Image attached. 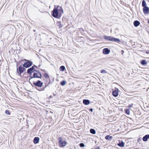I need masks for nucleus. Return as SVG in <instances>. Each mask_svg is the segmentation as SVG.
<instances>
[{"label":"nucleus","instance_id":"obj_1","mask_svg":"<svg viewBox=\"0 0 149 149\" xmlns=\"http://www.w3.org/2000/svg\"><path fill=\"white\" fill-rule=\"evenodd\" d=\"M28 74H29V81L33 78H40L41 79L42 77V74H41L40 71L38 70H36L34 71L33 72H27ZM30 83L31 84L33 87V85L31 84L30 81H29Z\"/></svg>","mask_w":149,"mask_h":149},{"label":"nucleus","instance_id":"obj_2","mask_svg":"<svg viewBox=\"0 0 149 149\" xmlns=\"http://www.w3.org/2000/svg\"><path fill=\"white\" fill-rule=\"evenodd\" d=\"M51 14L53 17L58 19L60 18L61 16V13L58 12V10L56 9L55 6L54 8L52 11Z\"/></svg>","mask_w":149,"mask_h":149},{"label":"nucleus","instance_id":"obj_3","mask_svg":"<svg viewBox=\"0 0 149 149\" xmlns=\"http://www.w3.org/2000/svg\"><path fill=\"white\" fill-rule=\"evenodd\" d=\"M43 75L45 78V79H43L45 82H47V83H49V84H52L53 83L54 81V79L53 81H51L48 74L46 72H45L43 74Z\"/></svg>","mask_w":149,"mask_h":149},{"label":"nucleus","instance_id":"obj_4","mask_svg":"<svg viewBox=\"0 0 149 149\" xmlns=\"http://www.w3.org/2000/svg\"><path fill=\"white\" fill-rule=\"evenodd\" d=\"M59 146L60 147H63L67 144V142L65 140H63L62 137H59L58 138Z\"/></svg>","mask_w":149,"mask_h":149},{"label":"nucleus","instance_id":"obj_5","mask_svg":"<svg viewBox=\"0 0 149 149\" xmlns=\"http://www.w3.org/2000/svg\"><path fill=\"white\" fill-rule=\"evenodd\" d=\"M26 61L23 64V66L25 68H29L33 64V62L29 60L24 59V60Z\"/></svg>","mask_w":149,"mask_h":149},{"label":"nucleus","instance_id":"obj_6","mask_svg":"<svg viewBox=\"0 0 149 149\" xmlns=\"http://www.w3.org/2000/svg\"><path fill=\"white\" fill-rule=\"evenodd\" d=\"M33 85L35 86L41 88L43 86V83L41 81L38 80L36 81H33Z\"/></svg>","mask_w":149,"mask_h":149},{"label":"nucleus","instance_id":"obj_7","mask_svg":"<svg viewBox=\"0 0 149 149\" xmlns=\"http://www.w3.org/2000/svg\"><path fill=\"white\" fill-rule=\"evenodd\" d=\"M49 84V83H47V82H45L44 84L45 85V86L43 85L42 86V87L38 89L37 88H36V89L38 90V91H44L45 90V88L47 87H49V84Z\"/></svg>","mask_w":149,"mask_h":149},{"label":"nucleus","instance_id":"obj_8","mask_svg":"<svg viewBox=\"0 0 149 149\" xmlns=\"http://www.w3.org/2000/svg\"><path fill=\"white\" fill-rule=\"evenodd\" d=\"M17 73L20 76H21V74L22 73H23L22 71V66L21 65L19 66L18 68H17Z\"/></svg>","mask_w":149,"mask_h":149},{"label":"nucleus","instance_id":"obj_9","mask_svg":"<svg viewBox=\"0 0 149 149\" xmlns=\"http://www.w3.org/2000/svg\"><path fill=\"white\" fill-rule=\"evenodd\" d=\"M105 39L109 41H114L118 43H122V41L120 40L119 39L116 38H104Z\"/></svg>","mask_w":149,"mask_h":149},{"label":"nucleus","instance_id":"obj_10","mask_svg":"<svg viewBox=\"0 0 149 149\" xmlns=\"http://www.w3.org/2000/svg\"><path fill=\"white\" fill-rule=\"evenodd\" d=\"M35 68H36L37 69L38 68V67L35 65H33V66H32L31 68H29L27 70V72H33L34 71L37 70L35 69Z\"/></svg>","mask_w":149,"mask_h":149},{"label":"nucleus","instance_id":"obj_11","mask_svg":"<svg viewBox=\"0 0 149 149\" xmlns=\"http://www.w3.org/2000/svg\"><path fill=\"white\" fill-rule=\"evenodd\" d=\"M143 13L145 15L149 14V7H148L147 6L143 8Z\"/></svg>","mask_w":149,"mask_h":149},{"label":"nucleus","instance_id":"obj_12","mask_svg":"<svg viewBox=\"0 0 149 149\" xmlns=\"http://www.w3.org/2000/svg\"><path fill=\"white\" fill-rule=\"evenodd\" d=\"M40 140V138L38 137H35L33 140V142L35 144L39 143Z\"/></svg>","mask_w":149,"mask_h":149},{"label":"nucleus","instance_id":"obj_13","mask_svg":"<svg viewBox=\"0 0 149 149\" xmlns=\"http://www.w3.org/2000/svg\"><path fill=\"white\" fill-rule=\"evenodd\" d=\"M110 52V50L107 48H104L103 50V53L104 54H108Z\"/></svg>","mask_w":149,"mask_h":149},{"label":"nucleus","instance_id":"obj_14","mask_svg":"<svg viewBox=\"0 0 149 149\" xmlns=\"http://www.w3.org/2000/svg\"><path fill=\"white\" fill-rule=\"evenodd\" d=\"M118 88L116 89L115 90L112 92L113 96L115 97H117L118 95Z\"/></svg>","mask_w":149,"mask_h":149},{"label":"nucleus","instance_id":"obj_15","mask_svg":"<svg viewBox=\"0 0 149 149\" xmlns=\"http://www.w3.org/2000/svg\"><path fill=\"white\" fill-rule=\"evenodd\" d=\"M56 8L58 10V12H59V13H61V15L63 13V10L61 7L60 6H58Z\"/></svg>","mask_w":149,"mask_h":149},{"label":"nucleus","instance_id":"obj_16","mask_svg":"<svg viewBox=\"0 0 149 149\" xmlns=\"http://www.w3.org/2000/svg\"><path fill=\"white\" fill-rule=\"evenodd\" d=\"M133 24L134 26L137 27L140 24V22L138 20H135L133 22Z\"/></svg>","mask_w":149,"mask_h":149},{"label":"nucleus","instance_id":"obj_17","mask_svg":"<svg viewBox=\"0 0 149 149\" xmlns=\"http://www.w3.org/2000/svg\"><path fill=\"white\" fill-rule=\"evenodd\" d=\"M149 138V135L147 134L145 135L143 138V140L144 141H146L148 140V139Z\"/></svg>","mask_w":149,"mask_h":149},{"label":"nucleus","instance_id":"obj_18","mask_svg":"<svg viewBox=\"0 0 149 149\" xmlns=\"http://www.w3.org/2000/svg\"><path fill=\"white\" fill-rule=\"evenodd\" d=\"M124 143L122 141H120L118 143L117 145L120 147H123L124 146Z\"/></svg>","mask_w":149,"mask_h":149},{"label":"nucleus","instance_id":"obj_19","mask_svg":"<svg viewBox=\"0 0 149 149\" xmlns=\"http://www.w3.org/2000/svg\"><path fill=\"white\" fill-rule=\"evenodd\" d=\"M113 137L110 135H107L105 136V138L107 140L111 141Z\"/></svg>","mask_w":149,"mask_h":149},{"label":"nucleus","instance_id":"obj_20","mask_svg":"<svg viewBox=\"0 0 149 149\" xmlns=\"http://www.w3.org/2000/svg\"><path fill=\"white\" fill-rule=\"evenodd\" d=\"M142 6L143 8L147 6L145 0H143L142 1Z\"/></svg>","mask_w":149,"mask_h":149},{"label":"nucleus","instance_id":"obj_21","mask_svg":"<svg viewBox=\"0 0 149 149\" xmlns=\"http://www.w3.org/2000/svg\"><path fill=\"white\" fill-rule=\"evenodd\" d=\"M56 25L59 28H61L63 26L60 22H58L56 23Z\"/></svg>","mask_w":149,"mask_h":149},{"label":"nucleus","instance_id":"obj_22","mask_svg":"<svg viewBox=\"0 0 149 149\" xmlns=\"http://www.w3.org/2000/svg\"><path fill=\"white\" fill-rule=\"evenodd\" d=\"M90 103V101L88 100L84 99V104L88 105Z\"/></svg>","mask_w":149,"mask_h":149},{"label":"nucleus","instance_id":"obj_23","mask_svg":"<svg viewBox=\"0 0 149 149\" xmlns=\"http://www.w3.org/2000/svg\"><path fill=\"white\" fill-rule=\"evenodd\" d=\"M65 69V67L63 65L61 66L59 68V70L61 71H63Z\"/></svg>","mask_w":149,"mask_h":149},{"label":"nucleus","instance_id":"obj_24","mask_svg":"<svg viewBox=\"0 0 149 149\" xmlns=\"http://www.w3.org/2000/svg\"><path fill=\"white\" fill-rule=\"evenodd\" d=\"M66 81L65 80H63L60 82V84L62 86H64L66 83Z\"/></svg>","mask_w":149,"mask_h":149},{"label":"nucleus","instance_id":"obj_25","mask_svg":"<svg viewBox=\"0 0 149 149\" xmlns=\"http://www.w3.org/2000/svg\"><path fill=\"white\" fill-rule=\"evenodd\" d=\"M90 133L93 134H95L96 133V131L95 130L93 129H91L90 130Z\"/></svg>","mask_w":149,"mask_h":149},{"label":"nucleus","instance_id":"obj_26","mask_svg":"<svg viewBox=\"0 0 149 149\" xmlns=\"http://www.w3.org/2000/svg\"><path fill=\"white\" fill-rule=\"evenodd\" d=\"M141 64L143 65H146L147 64V63L146 60H142L141 62Z\"/></svg>","mask_w":149,"mask_h":149},{"label":"nucleus","instance_id":"obj_27","mask_svg":"<svg viewBox=\"0 0 149 149\" xmlns=\"http://www.w3.org/2000/svg\"><path fill=\"white\" fill-rule=\"evenodd\" d=\"M5 113L8 115H10L11 114V113L10 111L8 110H6L5 111Z\"/></svg>","mask_w":149,"mask_h":149},{"label":"nucleus","instance_id":"obj_28","mask_svg":"<svg viewBox=\"0 0 149 149\" xmlns=\"http://www.w3.org/2000/svg\"><path fill=\"white\" fill-rule=\"evenodd\" d=\"M125 113L128 114V115H129L130 114V110L129 109H126V110H125Z\"/></svg>","mask_w":149,"mask_h":149},{"label":"nucleus","instance_id":"obj_29","mask_svg":"<svg viewBox=\"0 0 149 149\" xmlns=\"http://www.w3.org/2000/svg\"><path fill=\"white\" fill-rule=\"evenodd\" d=\"M100 72L101 73H107V71H106L104 70H101Z\"/></svg>","mask_w":149,"mask_h":149},{"label":"nucleus","instance_id":"obj_30","mask_svg":"<svg viewBox=\"0 0 149 149\" xmlns=\"http://www.w3.org/2000/svg\"><path fill=\"white\" fill-rule=\"evenodd\" d=\"M79 145L81 147H84V143H81L79 144Z\"/></svg>","mask_w":149,"mask_h":149},{"label":"nucleus","instance_id":"obj_31","mask_svg":"<svg viewBox=\"0 0 149 149\" xmlns=\"http://www.w3.org/2000/svg\"><path fill=\"white\" fill-rule=\"evenodd\" d=\"M26 68H24L23 67V66H22V71H23V73L25 71H26Z\"/></svg>","mask_w":149,"mask_h":149},{"label":"nucleus","instance_id":"obj_32","mask_svg":"<svg viewBox=\"0 0 149 149\" xmlns=\"http://www.w3.org/2000/svg\"><path fill=\"white\" fill-rule=\"evenodd\" d=\"M141 137H139V138L138 139L137 141L138 142H139V141H141Z\"/></svg>","mask_w":149,"mask_h":149},{"label":"nucleus","instance_id":"obj_33","mask_svg":"<svg viewBox=\"0 0 149 149\" xmlns=\"http://www.w3.org/2000/svg\"><path fill=\"white\" fill-rule=\"evenodd\" d=\"M17 63H16V67H17V68H18V66H19V64H18V62H17Z\"/></svg>","mask_w":149,"mask_h":149},{"label":"nucleus","instance_id":"obj_34","mask_svg":"<svg viewBox=\"0 0 149 149\" xmlns=\"http://www.w3.org/2000/svg\"><path fill=\"white\" fill-rule=\"evenodd\" d=\"M94 149H100V148L99 147L97 146Z\"/></svg>","mask_w":149,"mask_h":149},{"label":"nucleus","instance_id":"obj_35","mask_svg":"<svg viewBox=\"0 0 149 149\" xmlns=\"http://www.w3.org/2000/svg\"><path fill=\"white\" fill-rule=\"evenodd\" d=\"M89 111L91 112H92L93 111V109L92 108H90L89 109Z\"/></svg>","mask_w":149,"mask_h":149},{"label":"nucleus","instance_id":"obj_36","mask_svg":"<svg viewBox=\"0 0 149 149\" xmlns=\"http://www.w3.org/2000/svg\"><path fill=\"white\" fill-rule=\"evenodd\" d=\"M53 98V97L52 95H50L49 97V99H51Z\"/></svg>","mask_w":149,"mask_h":149},{"label":"nucleus","instance_id":"obj_37","mask_svg":"<svg viewBox=\"0 0 149 149\" xmlns=\"http://www.w3.org/2000/svg\"><path fill=\"white\" fill-rule=\"evenodd\" d=\"M42 71H43L44 72V73L45 72H46V70H45V69H43V70H42V69H40Z\"/></svg>","mask_w":149,"mask_h":149},{"label":"nucleus","instance_id":"obj_38","mask_svg":"<svg viewBox=\"0 0 149 149\" xmlns=\"http://www.w3.org/2000/svg\"><path fill=\"white\" fill-rule=\"evenodd\" d=\"M103 37H108V38H109V37H112L110 36H104Z\"/></svg>","mask_w":149,"mask_h":149},{"label":"nucleus","instance_id":"obj_39","mask_svg":"<svg viewBox=\"0 0 149 149\" xmlns=\"http://www.w3.org/2000/svg\"><path fill=\"white\" fill-rule=\"evenodd\" d=\"M121 52L122 53V54H123L124 53V51L123 50H122L121 51Z\"/></svg>","mask_w":149,"mask_h":149},{"label":"nucleus","instance_id":"obj_40","mask_svg":"<svg viewBox=\"0 0 149 149\" xmlns=\"http://www.w3.org/2000/svg\"><path fill=\"white\" fill-rule=\"evenodd\" d=\"M146 53L147 54H149V52H146Z\"/></svg>","mask_w":149,"mask_h":149},{"label":"nucleus","instance_id":"obj_41","mask_svg":"<svg viewBox=\"0 0 149 149\" xmlns=\"http://www.w3.org/2000/svg\"><path fill=\"white\" fill-rule=\"evenodd\" d=\"M24 72V75L25 74H26V73H27V72H26V71H25V72Z\"/></svg>","mask_w":149,"mask_h":149},{"label":"nucleus","instance_id":"obj_42","mask_svg":"<svg viewBox=\"0 0 149 149\" xmlns=\"http://www.w3.org/2000/svg\"><path fill=\"white\" fill-rule=\"evenodd\" d=\"M129 107H132V105H130L129 106Z\"/></svg>","mask_w":149,"mask_h":149},{"label":"nucleus","instance_id":"obj_43","mask_svg":"<svg viewBox=\"0 0 149 149\" xmlns=\"http://www.w3.org/2000/svg\"><path fill=\"white\" fill-rule=\"evenodd\" d=\"M53 95H54V96H56V94H54V93H53Z\"/></svg>","mask_w":149,"mask_h":149},{"label":"nucleus","instance_id":"obj_44","mask_svg":"<svg viewBox=\"0 0 149 149\" xmlns=\"http://www.w3.org/2000/svg\"><path fill=\"white\" fill-rule=\"evenodd\" d=\"M84 99H83L82 100V102L83 103V104H84Z\"/></svg>","mask_w":149,"mask_h":149},{"label":"nucleus","instance_id":"obj_45","mask_svg":"<svg viewBox=\"0 0 149 149\" xmlns=\"http://www.w3.org/2000/svg\"><path fill=\"white\" fill-rule=\"evenodd\" d=\"M40 66V65H39L38 66V67L39 68Z\"/></svg>","mask_w":149,"mask_h":149},{"label":"nucleus","instance_id":"obj_46","mask_svg":"<svg viewBox=\"0 0 149 149\" xmlns=\"http://www.w3.org/2000/svg\"><path fill=\"white\" fill-rule=\"evenodd\" d=\"M148 24H149V20H148Z\"/></svg>","mask_w":149,"mask_h":149},{"label":"nucleus","instance_id":"obj_47","mask_svg":"<svg viewBox=\"0 0 149 149\" xmlns=\"http://www.w3.org/2000/svg\"><path fill=\"white\" fill-rule=\"evenodd\" d=\"M26 38H25L24 39V40H26Z\"/></svg>","mask_w":149,"mask_h":149},{"label":"nucleus","instance_id":"obj_48","mask_svg":"<svg viewBox=\"0 0 149 149\" xmlns=\"http://www.w3.org/2000/svg\"><path fill=\"white\" fill-rule=\"evenodd\" d=\"M36 31V30H33V31H34V32H35V31Z\"/></svg>","mask_w":149,"mask_h":149},{"label":"nucleus","instance_id":"obj_49","mask_svg":"<svg viewBox=\"0 0 149 149\" xmlns=\"http://www.w3.org/2000/svg\"><path fill=\"white\" fill-rule=\"evenodd\" d=\"M55 148L56 149H58V148Z\"/></svg>","mask_w":149,"mask_h":149},{"label":"nucleus","instance_id":"obj_50","mask_svg":"<svg viewBox=\"0 0 149 149\" xmlns=\"http://www.w3.org/2000/svg\"><path fill=\"white\" fill-rule=\"evenodd\" d=\"M51 38H49V39L51 40Z\"/></svg>","mask_w":149,"mask_h":149},{"label":"nucleus","instance_id":"obj_51","mask_svg":"<svg viewBox=\"0 0 149 149\" xmlns=\"http://www.w3.org/2000/svg\"><path fill=\"white\" fill-rule=\"evenodd\" d=\"M55 39H56V40H57V38H55Z\"/></svg>","mask_w":149,"mask_h":149},{"label":"nucleus","instance_id":"obj_52","mask_svg":"<svg viewBox=\"0 0 149 149\" xmlns=\"http://www.w3.org/2000/svg\"><path fill=\"white\" fill-rule=\"evenodd\" d=\"M81 37V38H82V36H80V37Z\"/></svg>","mask_w":149,"mask_h":149},{"label":"nucleus","instance_id":"obj_53","mask_svg":"<svg viewBox=\"0 0 149 149\" xmlns=\"http://www.w3.org/2000/svg\"><path fill=\"white\" fill-rule=\"evenodd\" d=\"M23 61V60H21V61Z\"/></svg>","mask_w":149,"mask_h":149},{"label":"nucleus","instance_id":"obj_54","mask_svg":"<svg viewBox=\"0 0 149 149\" xmlns=\"http://www.w3.org/2000/svg\"><path fill=\"white\" fill-rule=\"evenodd\" d=\"M9 53H10V51H9Z\"/></svg>","mask_w":149,"mask_h":149},{"label":"nucleus","instance_id":"obj_55","mask_svg":"<svg viewBox=\"0 0 149 149\" xmlns=\"http://www.w3.org/2000/svg\"><path fill=\"white\" fill-rule=\"evenodd\" d=\"M122 42H123V41H122Z\"/></svg>","mask_w":149,"mask_h":149}]
</instances>
